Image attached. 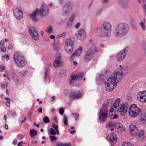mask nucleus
Listing matches in <instances>:
<instances>
[{
    "label": "nucleus",
    "mask_w": 146,
    "mask_h": 146,
    "mask_svg": "<svg viewBox=\"0 0 146 146\" xmlns=\"http://www.w3.org/2000/svg\"><path fill=\"white\" fill-rule=\"evenodd\" d=\"M120 69L115 71L112 74L110 78L107 81L106 84V89L108 92L113 90L118 83L121 81L123 77L128 72L126 67H123L120 65Z\"/></svg>",
    "instance_id": "f257e3e1"
},
{
    "label": "nucleus",
    "mask_w": 146,
    "mask_h": 146,
    "mask_svg": "<svg viewBox=\"0 0 146 146\" xmlns=\"http://www.w3.org/2000/svg\"><path fill=\"white\" fill-rule=\"evenodd\" d=\"M129 27L126 23H119L116 26L113 35L115 37L120 38L127 34L129 31Z\"/></svg>",
    "instance_id": "f03ea898"
},
{
    "label": "nucleus",
    "mask_w": 146,
    "mask_h": 146,
    "mask_svg": "<svg viewBox=\"0 0 146 146\" xmlns=\"http://www.w3.org/2000/svg\"><path fill=\"white\" fill-rule=\"evenodd\" d=\"M113 100L112 99H109L104 101L102 105L99 115L100 120L102 122H105L108 116V108L111 105Z\"/></svg>",
    "instance_id": "7ed1b4c3"
},
{
    "label": "nucleus",
    "mask_w": 146,
    "mask_h": 146,
    "mask_svg": "<svg viewBox=\"0 0 146 146\" xmlns=\"http://www.w3.org/2000/svg\"><path fill=\"white\" fill-rule=\"evenodd\" d=\"M112 26L111 24L108 22H103L99 28V36L104 38L109 36L111 33Z\"/></svg>",
    "instance_id": "20e7f679"
},
{
    "label": "nucleus",
    "mask_w": 146,
    "mask_h": 146,
    "mask_svg": "<svg viewBox=\"0 0 146 146\" xmlns=\"http://www.w3.org/2000/svg\"><path fill=\"white\" fill-rule=\"evenodd\" d=\"M46 14V5L44 3H43L41 5L40 9L37 8L36 10H34L32 13L29 14L30 18L34 22H36L38 20V16L40 14L42 17L44 16Z\"/></svg>",
    "instance_id": "39448f33"
},
{
    "label": "nucleus",
    "mask_w": 146,
    "mask_h": 146,
    "mask_svg": "<svg viewBox=\"0 0 146 146\" xmlns=\"http://www.w3.org/2000/svg\"><path fill=\"white\" fill-rule=\"evenodd\" d=\"M98 51V48L94 45H92L86 51L84 57V61L86 62L89 61L94 55Z\"/></svg>",
    "instance_id": "423d86ee"
},
{
    "label": "nucleus",
    "mask_w": 146,
    "mask_h": 146,
    "mask_svg": "<svg viewBox=\"0 0 146 146\" xmlns=\"http://www.w3.org/2000/svg\"><path fill=\"white\" fill-rule=\"evenodd\" d=\"M14 59L17 65L19 67H22L25 65L26 60L23 55L19 52L15 54Z\"/></svg>",
    "instance_id": "0eeeda50"
},
{
    "label": "nucleus",
    "mask_w": 146,
    "mask_h": 146,
    "mask_svg": "<svg viewBox=\"0 0 146 146\" xmlns=\"http://www.w3.org/2000/svg\"><path fill=\"white\" fill-rule=\"evenodd\" d=\"M129 113L130 116L132 117H134L137 116L140 113L141 110L137 105L135 104L131 105L129 108Z\"/></svg>",
    "instance_id": "6e6552de"
},
{
    "label": "nucleus",
    "mask_w": 146,
    "mask_h": 146,
    "mask_svg": "<svg viewBox=\"0 0 146 146\" xmlns=\"http://www.w3.org/2000/svg\"><path fill=\"white\" fill-rule=\"evenodd\" d=\"M74 40L72 38H68L66 40L64 44L65 49L68 53H72L73 51Z\"/></svg>",
    "instance_id": "1a4fd4ad"
},
{
    "label": "nucleus",
    "mask_w": 146,
    "mask_h": 146,
    "mask_svg": "<svg viewBox=\"0 0 146 146\" xmlns=\"http://www.w3.org/2000/svg\"><path fill=\"white\" fill-rule=\"evenodd\" d=\"M72 8V3L69 2H67L62 7V13L63 15H67L71 12Z\"/></svg>",
    "instance_id": "9d476101"
},
{
    "label": "nucleus",
    "mask_w": 146,
    "mask_h": 146,
    "mask_svg": "<svg viewBox=\"0 0 146 146\" xmlns=\"http://www.w3.org/2000/svg\"><path fill=\"white\" fill-rule=\"evenodd\" d=\"M82 93L78 90H72L70 92L69 99L71 100L78 99L82 96Z\"/></svg>",
    "instance_id": "9b49d317"
},
{
    "label": "nucleus",
    "mask_w": 146,
    "mask_h": 146,
    "mask_svg": "<svg viewBox=\"0 0 146 146\" xmlns=\"http://www.w3.org/2000/svg\"><path fill=\"white\" fill-rule=\"evenodd\" d=\"M128 49V47L126 46L118 53L116 58L118 61L121 62L123 60L127 54Z\"/></svg>",
    "instance_id": "f8f14e48"
},
{
    "label": "nucleus",
    "mask_w": 146,
    "mask_h": 146,
    "mask_svg": "<svg viewBox=\"0 0 146 146\" xmlns=\"http://www.w3.org/2000/svg\"><path fill=\"white\" fill-rule=\"evenodd\" d=\"M14 16L17 19L20 20L23 17V11L21 7L19 8L14 7L13 9Z\"/></svg>",
    "instance_id": "ddd939ff"
},
{
    "label": "nucleus",
    "mask_w": 146,
    "mask_h": 146,
    "mask_svg": "<svg viewBox=\"0 0 146 146\" xmlns=\"http://www.w3.org/2000/svg\"><path fill=\"white\" fill-rule=\"evenodd\" d=\"M137 99L143 103L146 102V91L139 92L137 94Z\"/></svg>",
    "instance_id": "4468645a"
},
{
    "label": "nucleus",
    "mask_w": 146,
    "mask_h": 146,
    "mask_svg": "<svg viewBox=\"0 0 146 146\" xmlns=\"http://www.w3.org/2000/svg\"><path fill=\"white\" fill-rule=\"evenodd\" d=\"M29 32L30 36L35 40H38L39 39L38 33L35 30L33 27H31L29 28Z\"/></svg>",
    "instance_id": "2eb2a0df"
},
{
    "label": "nucleus",
    "mask_w": 146,
    "mask_h": 146,
    "mask_svg": "<svg viewBox=\"0 0 146 146\" xmlns=\"http://www.w3.org/2000/svg\"><path fill=\"white\" fill-rule=\"evenodd\" d=\"M75 34L77 38L81 40H84L86 36V33L83 29H80L77 31L76 32Z\"/></svg>",
    "instance_id": "dca6fc26"
},
{
    "label": "nucleus",
    "mask_w": 146,
    "mask_h": 146,
    "mask_svg": "<svg viewBox=\"0 0 146 146\" xmlns=\"http://www.w3.org/2000/svg\"><path fill=\"white\" fill-rule=\"evenodd\" d=\"M82 47L79 46L78 48L72 54L70 59V61H72L74 60H75L77 57H79L82 53Z\"/></svg>",
    "instance_id": "f3484780"
},
{
    "label": "nucleus",
    "mask_w": 146,
    "mask_h": 146,
    "mask_svg": "<svg viewBox=\"0 0 146 146\" xmlns=\"http://www.w3.org/2000/svg\"><path fill=\"white\" fill-rule=\"evenodd\" d=\"M107 139L110 144L112 145L116 143L117 140V138L115 135L112 133L110 135H108Z\"/></svg>",
    "instance_id": "a211bd4d"
},
{
    "label": "nucleus",
    "mask_w": 146,
    "mask_h": 146,
    "mask_svg": "<svg viewBox=\"0 0 146 146\" xmlns=\"http://www.w3.org/2000/svg\"><path fill=\"white\" fill-rule=\"evenodd\" d=\"M83 74L82 73L78 74H72L71 75L69 80L70 84H73L74 82L77 80L82 78Z\"/></svg>",
    "instance_id": "6ab92c4d"
},
{
    "label": "nucleus",
    "mask_w": 146,
    "mask_h": 146,
    "mask_svg": "<svg viewBox=\"0 0 146 146\" xmlns=\"http://www.w3.org/2000/svg\"><path fill=\"white\" fill-rule=\"evenodd\" d=\"M138 124V123L135 122L131 123L129 129L131 132V134L132 135H134L136 133L135 131L137 130V126Z\"/></svg>",
    "instance_id": "aec40b11"
},
{
    "label": "nucleus",
    "mask_w": 146,
    "mask_h": 146,
    "mask_svg": "<svg viewBox=\"0 0 146 146\" xmlns=\"http://www.w3.org/2000/svg\"><path fill=\"white\" fill-rule=\"evenodd\" d=\"M56 54V59L54 62L53 65L55 67H58L61 62V55L59 52H57Z\"/></svg>",
    "instance_id": "412c9836"
},
{
    "label": "nucleus",
    "mask_w": 146,
    "mask_h": 146,
    "mask_svg": "<svg viewBox=\"0 0 146 146\" xmlns=\"http://www.w3.org/2000/svg\"><path fill=\"white\" fill-rule=\"evenodd\" d=\"M128 107V104L127 103H123L121 105L119 110L121 115H123L127 113Z\"/></svg>",
    "instance_id": "4be33fe9"
},
{
    "label": "nucleus",
    "mask_w": 146,
    "mask_h": 146,
    "mask_svg": "<svg viewBox=\"0 0 146 146\" xmlns=\"http://www.w3.org/2000/svg\"><path fill=\"white\" fill-rule=\"evenodd\" d=\"M76 16L75 13H73L70 15L66 23V25L68 27L70 26L72 24Z\"/></svg>",
    "instance_id": "5701e85b"
},
{
    "label": "nucleus",
    "mask_w": 146,
    "mask_h": 146,
    "mask_svg": "<svg viewBox=\"0 0 146 146\" xmlns=\"http://www.w3.org/2000/svg\"><path fill=\"white\" fill-rule=\"evenodd\" d=\"M112 109H113V107H111L109 113V117L110 119H114L117 117L118 115L115 114L116 112L115 111H112Z\"/></svg>",
    "instance_id": "b1692460"
},
{
    "label": "nucleus",
    "mask_w": 146,
    "mask_h": 146,
    "mask_svg": "<svg viewBox=\"0 0 146 146\" xmlns=\"http://www.w3.org/2000/svg\"><path fill=\"white\" fill-rule=\"evenodd\" d=\"M116 127L117 128V131L118 133H121L124 130L122 126V125L120 123H117L116 124Z\"/></svg>",
    "instance_id": "393cba45"
},
{
    "label": "nucleus",
    "mask_w": 146,
    "mask_h": 146,
    "mask_svg": "<svg viewBox=\"0 0 146 146\" xmlns=\"http://www.w3.org/2000/svg\"><path fill=\"white\" fill-rule=\"evenodd\" d=\"M12 78L16 84H17L19 83V81L18 77L15 73H12Z\"/></svg>",
    "instance_id": "a878e982"
},
{
    "label": "nucleus",
    "mask_w": 146,
    "mask_h": 146,
    "mask_svg": "<svg viewBox=\"0 0 146 146\" xmlns=\"http://www.w3.org/2000/svg\"><path fill=\"white\" fill-rule=\"evenodd\" d=\"M37 133V131L33 129L30 130L29 134L31 137H33L35 136Z\"/></svg>",
    "instance_id": "bb28decb"
},
{
    "label": "nucleus",
    "mask_w": 146,
    "mask_h": 146,
    "mask_svg": "<svg viewBox=\"0 0 146 146\" xmlns=\"http://www.w3.org/2000/svg\"><path fill=\"white\" fill-rule=\"evenodd\" d=\"M56 146H70L69 143H63L60 141L56 142Z\"/></svg>",
    "instance_id": "cd10ccee"
},
{
    "label": "nucleus",
    "mask_w": 146,
    "mask_h": 146,
    "mask_svg": "<svg viewBox=\"0 0 146 146\" xmlns=\"http://www.w3.org/2000/svg\"><path fill=\"white\" fill-rule=\"evenodd\" d=\"M140 118L141 121H146V113H142L140 115Z\"/></svg>",
    "instance_id": "c85d7f7f"
},
{
    "label": "nucleus",
    "mask_w": 146,
    "mask_h": 146,
    "mask_svg": "<svg viewBox=\"0 0 146 146\" xmlns=\"http://www.w3.org/2000/svg\"><path fill=\"white\" fill-rule=\"evenodd\" d=\"M52 125L53 128L55 130L57 134V135H58L59 133L58 130V126L57 125H56L55 123H52Z\"/></svg>",
    "instance_id": "c756f323"
},
{
    "label": "nucleus",
    "mask_w": 146,
    "mask_h": 146,
    "mask_svg": "<svg viewBox=\"0 0 146 146\" xmlns=\"http://www.w3.org/2000/svg\"><path fill=\"white\" fill-rule=\"evenodd\" d=\"M49 132L50 134L54 135H56V131H55L52 128H50Z\"/></svg>",
    "instance_id": "7c9ffc66"
},
{
    "label": "nucleus",
    "mask_w": 146,
    "mask_h": 146,
    "mask_svg": "<svg viewBox=\"0 0 146 146\" xmlns=\"http://www.w3.org/2000/svg\"><path fill=\"white\" fill-rule=\"evenodd\" d=\"M53 30V28L52 26H49L47 29L46 30V31L49 33H51Z\"/></svg>",
    "instance_id": "2f4dec72"
},
{
    "label": "nucleus",
    "mask_w": 146,
    "mask_h": 146,
    "mask_svg": "<svg viewBox=\"0 0 146 146\" xmlns=\"http://www.w3.org/2000/svg\"><path fill=\"white\" fill-rule=\"evenodd\" d=\"M63 121L65 125H67L68 123V119L66 116L65 115L64 116L63 119Z\"/></svg>",
    "instance_id": "473e14b6"
},
{
    "label": "nucleus",
    "mask_w": 146,
    "mask_h": 146,
    "mask_svg": "<svg viewBox=\"0 0 146 146\" xmlns=\"http://www.w3.org/2000/svg\"><path fill=\"white\" fill-rule=\"evenodd\" d=\"M140 25L142 28V29L143 31L145 30V23L144 22H141L140 23Z\"/></svg>",
    "instance_id": "72a5a7b5"
},
{
    "label": "nucleus",
    "mask_w": 146,
    "mask_h": 146,
    "mask_svg": "<svg viewBox=\"0 0 146 146\" xmlns=\"http://www.w3.org/2000/svg\"><path fill=\"white\" fill-rule=\"evenodd\" d=\"M144 131L143 130H141L137 133V135L138 137L144 136Z\"/></svg>",
    "instance_id": "f704fd0d"
},
{
    "label": "nucleus",
    "mask_w": 146,
    "mask_h": 146,
    "mask_svg": "<svg viewBox=\"0 0 146 146\" xmlns=\"http://www.w3.org/2000/svg\"><path fill=\"white\" fill-rule=\"evenodd\" d=\"M122 146H133V145L130 142H126L123 143Z\"/></svg>",
    "instance_id": "c9c22d12"
},
{
    "label": "nucleus",
    "mask_w": 146,
    "mask_h": 146,
    "mask_svg": "<svg viewBox=\"0 0 146 146\" xmlns=\"http://www.w3.org/2000/svg\"><path fill=\"white\" fill-rule=\"evenodd\" d=\"M104 79V75L102 74L100 75L98 78V79L101 81H103Z\"/></svg>",
    "instance_id": "e433bc0d"
},
{
    "label": "nucleus",
    "mask_w": 146,
    "mask_h": 146,
    "mask_svg": "<svg viewBox=\"0 0 146 146\" xmlns=\"http://www.w3.org/2000/svg\"><path fill=\"white\" fill-rule=\"evenodd\" d=\"M66 20V19H63L62 20H61L60 22H58L57 23V24L58 25H62V24L64 23H65V21Z\"/></svg>",
    "instance_id": "4c0bfd02"
},
{
    "label": "nucleus",
    "mask_w": 146,
    "mask_h": 146,
    "mask_svg": "<svg viewBox=\"0 0 146 146\" xmlns=\"http://www.w3.org/2000/svg\"><path fill=\"white\" fill-rule=\"evenodd\" d=\"M119 106V105H115V104H114V103L113 105L111 107H113V109H112V111H114L116 112V109Z\"/></svg>",
    "instance_id": "58836bf2"
},
{
    "label": "nucleus",
    "mask_w": 146,
    "mask_h": 146,
    "mask_svg": "<svg viewBox=\"0 0 146 146\" xmlns=\"http://www.w3.org/2000/svg\"><path fill=\"white\" fill-rule=\"evenodd\" d=\"M50 138V140L52 141L56 140L57 139V138L55 136L53 135H50L49 136Z\"/></svg>",
    "instance_id": "ea45409f"
},
{
    "label": "nucleus",
    "mask_w": 146,
    "mask_h": 146,
    "mask_svg": "<svg viewBox=\"0 0 146 146\" xmlns=\"http://www.w3.org/2000/svg\"><path fill=\"white\" fill-rule=\"evenodd\" d=\"M117 123H115L112 122H110L109 123V125L110 127H116Z\"/></svg>",
    "instance_id": "a19ab883"
},
{
    "label": "nucleus",
    "mask_w": 146,
    "mask_h": 146,
    "mask_svg": "<svg viewBox=\"0 0 146 146\" xmlns=\"http://www.w3.org/2000/svg\"><path fill=\"white\" fill-rule=\"evenodd\" d=\"M120 99L119 98H117L116 101L114 102V104L117 105H119Z\"/></svg>",
    "instance_id": "79ce46f5"
},
{
    "label": "nucleus",
    "mask_w": 146,
    "mask_h": 146,
    "mask_svg": "<svg viewBox=\"0 0 146 146\" xmlns=\"http://www.w3.org/2000/svg\"><path fill=\"white\" fill-rule=\"evenodd\" d=\"M55 100V96H52L51 98L48 100V101L49 102H51L52 101H54Z\"/></svg>",
    "instance_id": "37998d69"
},
{
    "label": "nucleus",
    "mask_w": 146,
    "mask_h": 146,
    "mask_svg": "<svg viewBox=\"0 0 146 146\" xmlns=\"http://www.w3.org/2000/svg\"><path fill=\"white\" fill-rule=\"evenodd\" d=\"M59 112L60 115H63L64 113V109L62 108H60L59 110Z\"/></svg>",
    "instance_id": "c03bdc74"
},
{
    "label": "nucleus",
    "mask_w": 146,
    "mask_h": 146,
    "mask_svg": "<svg viewBox=\"0 0 146 146\" xmlns=\"http://www.w3.org/2000/svg\"><path fill=\"white\" fill-rule=\"evenodd\" d=\"M1 50L3 52H5L6 51V48L3 45L1 47Z\"/></svg>",
    "instance_id": "a18cd8bd"
},
{
    "label": "nucleus",
    "mask_w": 146,
    "mask_h": 146,
    "mask_svg": "<svg viewBox=\"0 0 146 146\" xmlns=\"http://www.w3.org/2000/svg\"><path fill=\"white\" fill-rule=\"evenodd\" d=\"M17 139H15L12 142V143L13 145H15L17 144Z\"/></svg>",
    "instance_id": "49530a36"
},
{
    "label": "nucleus",
    "mask_w": 146,
    "mask_h": 146,
    "mask_svg": "<svg viewBox=\"0 0 146 146\" xmlns=\"http://www.w3.org/2000/svg\"><path fill=\"white\" fill-rule=\"evenodd\" d=\"M144 52L145 53H146V45L145 44H143L142 46Z\"/></svg>",
    "instance_id": "de8ad7c7"
},
{
    "label": "nucleus",
    "mask_w": 146,
    "mask_h": 146,
    "mask_svg": "<svg viewBox=\"0 0 146 146\" xmlns=\"http://www.w3.org/2000/svg\"><path fill=\"white\" fill-rule=\"evenodd\" d=\"M102 11V9H100L99 10H98L97 12V13H96L97 15H100V14L101 13Z\"/></svg>",
    "instance_id": "09e8293b"
},
{
    "label": "nucleus",
    "mask_w": 146,
    "mask_h": 146,
    "mask_svg": "<svg viewBox=\"0 0 146 146\" xmlns=\"http://www.w3.org/2000/svg\"><path fill=\"white\" fill-rule=\"evenodd\" d=\"M72 115H75L76 118V120H77L79 116V114L78 113H72Z\"/></svg>",
    "instance_id": "8fccbe9b"
},
{
    "label": "nucleus",
    "mask_w": 146,
    "mask_h": 146,
    "mask_svg": "<svg viewBox=\"0 0 146 146\" xmlns=\"http://www.w3.org/2000/svg\"><path fill=\"white\" fill-rule=\"evenodd\" d=\"M66 35V33L65 32H64L60 35L61 37H65Z\"/></svg>",
    "instance_id": "3c124183"
},
{
    "label": "nucleus",
    "mask_w": 146,
    "mask_h": 146,
    "mask_svg": "<svg viewBox=\"0 0 146 146\" xmlns=\"http://www.w3.org/2000/svg\"><path fill=\"white\" fill-rule=\"evenodd\" d=\"M5 70V67L4 66H3L0 67V71L1 72H3Z\"/></svg>",
    "instance_id": "603ef678"
},
{
    "label": "nucleus",
    "mask_w": 146,
    "mask_h": 146,
    "mask_svg": "<svg viewBox=\"0 0 146 146\" xmlns=\"http://www.w3.org/2000/svg\"><path fill=\"white\" fill-rule=\"evenodd\" d=\"M80 23H77L75 25V28L76 29H78L80 26Z\"/></svg>",
    "instance_id": "864d4df0"
},
{
    "label": "nucleus",
    "mask_w": 146,
    "mask_h": 146,
    "mask_svg": "<svg viewBox=\"0 0 146 146\" xmlns=\"http://www.w3.org/2000/svg\"><path fill=\"white\" fill-rule=\"evenodd\" d=\"M4 39H2L0 42V45H3L4 43Z\"/></svg>",
    "instance_id": "5fc2aeb1"
},
{
    "label": "nucleus",
    "mask_w": 146,
    "mask_h": 146,
    "mask_svg": "<svg viewBox=\"0 0 146 146\" xmlns=\"http://www.w3.org/2000/svg\"><path fill=\"white\" fill-rule=\"evenodd\" d=\"M5 103H6V106H8V107L10 106V103H9V102H6Z\"/></svg>",
    "instance_id": "6e6d98bb"
},
{
    "label": "nucleus",
    "mask_w": 146,
    "mask_h": 146,
    "mask_svg": "<svg viewBox=\"0 0 146 146\" xmlns=\"http://www.w3.org/2000/svg\"><path fill=\"white\" fill-rule=\"evenodd\" d=\"M50 37L51 39H53L55 38V36L54 35H52L50 36Z\"/></svg>",
    "instance_id": "4d7b16f0"
},
{
    "label": "nucleus",
    "mask_w": 146,
    "mask_h": 146,
    "mask_svg": "<svg viewBox=\"0 0 146 146\" xmlns=\"http://www.w3.org/2000/svg\"><path fill=\"white\" fill-rule=\"evenodd\" d=\"M12 48V46L11 44H9L8 46V49L9 50H11Z\"/></svg>",
    "instance_id": "13d9d810"
},
{
    "label": "nucleus",
    "mask_w": 146,
    "mask_h": 146,
    "mask_svg": "<svg viewBox=\"0 0 146 146\" xmlns=\"http://www.w3.org/2000/svg\"><path fill=\"white\" fill-rule=\"evenodd\" d=\"M21 72V74H22L24 76H25L27 74V72L26 71H23Z\"/></svg>",
    "instance_id": "bf43d9fd"
},
{
    "label": "nucleus",
    "mask_w": 146,
    "mask_h": 146,
    "mask_svg": "<svg viewBox=\"0 0 146 146\" xmlns=\"http://www.w3.org/2000/svg\"><path fill=\"white\" fill-rule=\"evenodd\" d=\"M38 112L41 113L42 112V108L41 107H40L38 109Z\"/></svg>",
    "instance_id": "052dcab7"
},
{
    "label": "nucleus",
    "mask_w": 146,
    "mask_h": 146,
    "mask_svg": "<svg viewBox=\"0 0 146 146\" xmlns=\"http://www.w3.org/2000/svg\"><path fill=\"white\" fill-rule=\"evenodd\" d=\"M9 56L8 55H7L6 56V59L7 61L8 60H9Z\"/></svg>",
    "instance_id": "680f3d73"
},
{
    "label": "nucleus",
    "mask_w": 146,
    "mask_h": 146,
    "mask_svg": "<svg viewBox=\"0 0 146 146\" xmlns=\"http://www.w3.org/2000/svg\"><path fill=\"white\" fill-rule=\"evenodd\" d=\"M76 131L75 130H74L73 131L71 130V131H70V133L74 134V133H75Z\"/></svg>",
    "instance_id": "e2e57ef3"
},
{
    "label": "nucleus",
    "mask_w": 146,
    "mask_h": 146,
    "mask_svg": "<svg viewBox=\"0 0 146 146\" xmlns=\"http://www.w3.org/2000/svg\"><path fill=\"white\" fill-rule=\"evenodd\" d=\"M109 0H102V2L104 3H107L108 2Z\"/></svg>",
    "instance_id": "0e129e2a"
},
{
    "label": "nucleus",
    "mask_w": 146,
    "mask_h": 146,
    "mask_svg": "<svg viewBox=\"0 0 146 146\" xmlns=\"http://www.w3.org/2000/svg\"><path fill=\"white\" fill-rule=\"evenodd\" d=\"M92 4L90 3L88 5V8L90 9V8L91 7H92Z\"/></svg>",
    "instance_id": "69168bd1"
},
{
    "label": "nucleus",
    "mask_w": 146,
    "mask_h": 146,
    "mask_svg": "<svg viewBox=\"0 0 146 146\" xmlns=\"http://www.w3.org/2000/svg\"><path fill=\"white\" fill-rule=\"evenodd\" d=\"M34 124L37 127H39V124H36V122H34Z\"/></svg>",
    "instance_id": "338daca9"
},
{
    "label": "nucleus",
    "mask_w": 146,
    "mask_h": 146,
    "mask_svg": "<svg viewBox=\"0 0 146 146\" xmlns=\"http://www.w3.org/2000/svg\"><path fill=\"white\" fill-rule=\"evenodd\" d=\"M50 121L49 118L46 116V123L49 122Z\"/></svg>",
    "instance_id": "774afa93"
}]
</instances>
